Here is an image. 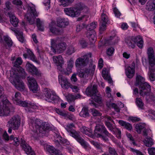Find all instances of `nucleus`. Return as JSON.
Segmentation results:
<instances>
[{"instance_id":"f257e3e1","label":"nucleus","mask_w":155,"mask_h":155,"mask_svg":"<svg viewBox=\"0 0 155 155\" xmlns=\"http://www.w3.org/2000/svg\"><path fill=\"white\" fill-rule=\"evenodd\" d=\"M30 127L32 130L38 134L41 133L45 134V131L49 128L47 124L42 123L41 120L38 119L35 121L31 120Z\"/></svg>"},{"instance_id":"f03ea898","label":"nucleus","mask_w":155,"mask_h":155,"mask_svg":"<svg viewBox=\"0 0 155 155\" xmlns=\"http://www.w3.org/2000/svg\"><path fill=\"white\" fill-rule=\"evenodd\" d=\"M136 86H139L141 89L140 91V95L143 96L147 95L151 90V86L148 83L144 82V79L140 75L136 77V82L135 84Z\"/></svg>"},{"instance_id":"7ed1b4c3","label":"nucleus","mask_w":155,"mask_h":155,"mask_svg":"<svg viewBox=\"0 0 155 155\" xmlns=\"http://www.w3.org/2000/svg\"><path fill=\"white\" fill-rule=\"evenodd\" d=\"M74 127V124L71 123L67 124L65 129L70 133L71 136L75 139L84 148H86L87 147L86 142L80 136V132L76 131L73 128Z\"/></svg>"},{"instance_id":"20e7f679","label":"nucleus","mask_w":155,"mask_h":155,"mask_svg":"<svg viewBox=\"0 0 155 155\" xmlns=\"http://www.w3.org/2000/svg\"><path fill=\"white\" fill-rule=\"evenodd\" d=\"M13 74L12 75V74H11L10 78L11 82L18 90L20 91L24 90L25 88V85L23 82L19 80V76L21 77L20 74H18L16 71L13 73Z\"/></svg>"},{"instance_id":"39448f33","label":"nucleus","mask_w":155,"mask_h":155,"mask_svg":"<svg viewBox=\"0 0 155 155\" xmlns=\"http://www.w3.org/2000/svg\"><path fill=\"white\" fill-rule=\"evenodd\" d=\"M98 92L97 85L94 84L92 87V85L88 86L86 89L85 93L87 96L91 97L94 101L99 102L101 101V98L99 96L97 95Z\"/></svg>"},{"instance_id":"423d86ee","label":"nucleus","mask_w":155,"mask_h":155,"mask_svg":"<svg viewBox=\"0 0 155 155\" xmlns=\"http://www.w3.org/2000/svg\"><path fill=\"white\" fill-rule=\"evenodd\" d=\"M14 108L8 100H5L2 105H0V116H7L14 111Z\"/></svg>"},{"instance_id":"0eeeda50","label":"nucleus","mask_w":155,"mask_h":155,"mask_svg":"<svg viewBox=\"0 0 155 155\" xmlns=\"http://www.w3.org/2000/svg\"><path fill=\"white\" fill-rule=\"evenodd\" d=\"M38 15L34 7L28 6L27 12L25 15V18L29 23L32 25L35 23L36 17Z\"/></svg>"},{"instance_id":"6e6552de","label":"nucleus","mask_w":155,"mask_h":155,"mask_svg":"<svg viewBox=\"0 0 155 155\" xmlns=\"http://www.w3.org/2000/svg\"><path fill=\"white\" fill-rule=\"evenodd\" d=\"M58 80L61 86L63 88L68 89L70 87L72 89L73 92H78V88L77 87L71 84L66 78L60 75L58 76Z\"/></svg>"},{"instance_id":"1a4fd4ad","label":"nucleus","mask_w":155,"mask_h":155,"mask_svg":"<svg viewBox=\"0 0 155 155\" xmlns=\"http://www.w3.org/2000/svg\"><path fill=\"white\" fill-rule=\"evenodd\" d=\"M91 55L92 54L90 52L77 59L75 61L76 67L81 68L86 66L88 64L90 59H91Z\"/></svg>"},{"instance_id":"9d476101","label":"nucleus","mask_w":155,"mask_h":155,"mask_svg":"<svg viewBox=\"0 0 155 155\" xmlns=\"http://www.w3.org/2000/svg\"><path fill=\"white\" fill-rule=\"evenodd\" d=\"M148 59L150 66L148 74L150 80L154 81L155 79V68L153 67L155 65V58L154 56L148 57Z\"/></svg>"},{"instance_id":"9b49d317","label":"nucleus","mask_w":155,"mask_h":155,"mask_svg":"<svg viewBox=\"0 0 155 155\" xmlns=\"http://www.w3.org/2000/svg\"><path fill=\"white\" fill-rule=\"evenodd\" d=\"M104 134L106 136L109 137L110 134L108 132L105 126L103 125L97 124L95 127V129L94 131V137L98 136L99 134Z\"/></svg>"},{"instance_id":"f8f14e48","label":"nucleus","mask_w":155,"mask_h":155,"mask_svg":"<svg viewBox=\"0 0 155 155\" xmlns=\"http://www.w3.org/2000/svg\"><path fill=\"white\" fill-rule=\"evenodd\" d=\"M44 94L46 101L49 102L53 101L54 103L58 101V97L54 93H53L47 89H45Z\"/></svg>"},{"instance_id":"ddd939ff","label":"nucleus","mask_w":155,"mask_h":155,"mask_svg":"<svg viewBox=\"0 0 155 155\" xmlns=\"http://www.w3.org/2000/svg\"><path fill=\"white\" fill-rule=\"evenodd\" d=\"M26 70L33 76H35L38 78L41 77L42 74L40 71L32 64L28 62L25 66Z\"/></svg>"},{"instance_id":"4468645a","label":"nucleus","mask_w":155,"mask_h":155,"mask_svg":"<svg viewBox=\"0 0 155 155\" xmlns=\"http://www.w3.org/2000/svg\"><path fill=\"white\" fill-rule=\"evenodd\" d=\"M9 127H11L12 129L17 130L20 124V120L18 115H15L10 119L8 122Z\"/></svg>"},{"instance_id":"2eb2a0df","label":"nucleus","mask_w":155,"mask_h":155,"mask_svg":"<svg viewBox=\"0 0 155 155\" xmlns=\"http://www.w3.org/2000/svg\"><path fill=\"white\" fill-rule=\"evenodd\" d=\"M22 63V60L21 58H18L14 63V66L17 68V70L18 72V74H20V76L22 78H25L26 75V74L25 71V70L19 65L21 64Z\"/></svg>"},{"instance_id":"dca6fc26","label":"nucleus","mask_w":155,"mask_h":155,"mask_svg":"<svg viewBox=\"0 0 155 155\" xmlns=\"http://www.w3.org/2000/svg\"><path fill=\"white\" fill-rule=\"evenodd\" d=\"M27 79L29 85V89L34 93H36L38 91L37 84L35 79L33 77H28Z\"/></svg>"},{"instance_id":"f3484780","label":"nucleus","mask_w":155,"mask_h":155,"mask_svg":"<svg viewBox=\"0 0 155 155\" xmlns=\"http://www.w3.org/2000/svg\"><path fill=\"white\" fill-rule=\"evenodd\" d=\"M20 145L28 155H35L34 151L32 150L30 147L22 138L21 139Z\"/></svg>"},{"instance_id":"a211bd4d","label":"nucleus","mask_w":155,"mask_h":155,"mask_svg":"<svg viewBox=\"0 0 155 155\" xmlns=\"http://www.w3.org/2000/svg\"><path fill=\"white\" fill-rule=\"evenodd\" d=\"M21 99V94L19 92H16L15 96L12 97V100L14 104L23 107H25L27 105L26 102L25 101H22Z\"/></svg>"},{"instance_id":"6ab92c4d","label":"nucleus","mask_w":155,"mask_h":155,"mask_svg":"<svg viewBox=\"0 0 155 155\" xmlns=\"http://www.w3.org/2000/svg\"><path fill=\"white\" fill-rule=\"evenodd\" d=\"M64 10L66 15L72 17H76L79 15V11L75 8H65Z\"/></svg>"},{"instance_id":"aec40b11","label":"nucleus","mask_w":155,"mask_h":155,"mask_svg":"<svg viewBox=\"0 0 155 155\" xmlns=\"http://www.w3.org/2000/svg\"><path fill=\"white\" fill-rule=\"evenodd\" d=\"M135 64L134 62L132 63L131 67L128 66L126 69V74L128 78H132L134 75L135 72Z\"/></svg>"},{"instance_id":"412c9836","label":"nucleus","mask_w":155,"mask_h":155,"mask_svg":"<svg viewBox=\"0 0 155 155\" xmlns=\"http://www.w3.org/2000/svg\"><path fill=\"white\" fill-rule=\"evenodd\" d=\"M89 68H85V72L86 73L91 75H93L95 68L96 66L95 65H93L92 60L91 59L89 60Z\"/></svg>"},{"instance_id":"4be33fe9","label":"nucleus","mask_w":155,"mask_h":155,"mask_svg":"<svg viewBox=\"0 0 155 155\" xmlns=\"http://www.w3.org/2000/svg\"><path fill=\"white\" fill-rule=\"evenodd\" d=\"M66 45L65 43H59L56 46L55 52L60 53H62L66 49Z\"/></svg>"},{"instance_id":"5701e85b","label":"nucleus","mask_w":155,"mask_h":155,"mask_svg":"<svg viewBox=\"0 0 155 155\" xmlns=\"http://www.w3.org/2000/svg\"><path fill=\"white\" fill-rule=\"evenodd\" d=\"M87 36L88 37L90 41L92 43H94L95 42L96 40V33L94 31H87Z\"/></svg>"},{"instance_id":"b1692460","label":"nucleus","mask_w":155,"mask_h":155,"mask_svg":"<svg viewBox=\"0 0 155 155\" xmlns=\"http://www.w3.org/2000/svg\"><path fill=\"white\" fill-rule=\"evenodd\" d=\"M8 15L10 18L11 23L14 27L17 26L19 22L18 19L16 18L15 15L9 13H8Z\"/></svg>"},{"instance_id":"393cba45","label":"nucleus","mask_w":155,"mask_h":155,"mask_svg":"<svg viewBox=\"0 0 155 155\" xmlns=\"http://www.w3.org/2000/svg\"><path fill=\"white\" fill-rule=\"evenodd\" d=\"M57 26L60 28H64L69 24L68 21L65 19L60 18L57 19Z\"/></svg>"},{"instance_id":"a878e982","label":"nucleus","mask_w":155,"mask_h":155,"mask_svg":"<svg viewBox=\"0 0 155 155\" xmlns=\"http://www.w3.org/2000/svg\"><path fill=\"white\" fill-rule=\"evenodd\" d=\"M53 60L54 62L57 65L63 64V59L61 55L53 56Z\"/></svg>"},{"instance_id":"bb28decb","label":"nucleus","mask_w":155,"mask_h":155,"mask_svg":"<svg viewBox=\"0 0 155 155\" xmlns=\"http://www.w3.org/2000/svg\"><path fill=\"white\" fill-rule=\"evenodd\" d=\"M134 44L137 43V46L139 48H142L143 47V41L140 36H138L136 37H134Z\"/></svg>"},{"instance_id":"cd10ccee","label":"nucleus","mask_w":155,"mask_h":155,"mask_svg":"<svg viewBox=\"0 0 155 155\" xmlns=\"http://www.w3.org/2000/svg\"><path fill=\"white\" fill-rule=\"evenodd\" d=\"M125 42L129 47L132 48L135 47L134 42V37H128L125 39Z\"/></svg>"},{"instance_id":"c85d7f7f","label":"nucleus","mask_w":155,"mask_h":155,"mask_svg":"<svg viewBox=\"0 0 155 155\" xmlns=\"http://www.w3.org/2000/svg\"><path fill=\"white\" fill-rule=\"evenodd\" d=\"M27 105L25 107H26V110H27L28 112H33L34 111V110L38 109V106L35 105L33 104H29L26 102Z\"/></svg>"},{"instance_id":"c756f323","label":"nucleus","mask_w":155,"mask_h":155,"mask_svg":"<svg viewBox=\"0 0 155 155\" xmlns=\"http://www.w3.org/2000/svg\"><path fill=\"white\" fill-rule=\"evenodd\" d=\"M81 132L84 134L87 135L88 136L93 137L94 134H92V131L91 130H88L85 127H83L81 128Z\"/></svg>"},{"instance_id":"7c9ffc66","label":"nucleus","mask_w":155,"mask_h":155,"mask_svg":"<svg viewBox=\"0 0 155 155\" xmlns=\"http://www.w3.org/2000/svg\"><path fill=\"white\" fill-rule=\"evenodd\" d=\"M102 76L104 79L107 81L109 83H111L112 82V80L111 77L109 75L108 72L106 71V69H104L102 70Z\"/></svg>"},{"instance_id":"2f4dec72","label":"nucleus","mask_w":155,"mask_h":155,"mask_svg":"<svg viewBox=\"0 0 155 155\" xmlns=\"http://www.w3.org/2000/svg\"><path fill=\"white\" fill-rule=\"evenodd\" d=\"M136 131L138 134H140L141 131L145 128V124L143 123H139L136 124L135 126Z\"/></svg>"},{"instance_id":"473e14b6","label":"nucleus","mask_w":155,"mask_h":155,"mask_svg":"<svg viewBox=\"0 0 155 155\" xmlns=\"http://www.w3.org/2000/svg\"><path fill=\"white\" fill-rule=\"evenodd\" d=\"M119 124L121 126H124V127L128 130H131L132 129V127L130 124L127 123L122 120L119 121Z\"/></svg>"},{"instance_id":"72a5a7b5","label":"nucleus","mask_w":155,"mask_h":155,"mask_svg":"<svg viewBox=\"0 0 155 155\" xmlns=\"http://www.w3.org/2000/svg\"><path fill=\"white\" fill-rule=\"evenodd\" d=\"M80 115L83 117H89V114L88 112V108L87 107H83L79 114Z\"/></svg>"},{"instance_id":"f704fd0d","label":"nucleus","mask_w":155,"mask_h":155,"mask_svg":"<svg viewBox=\"0 0 155 155\" xmlns=\"http://www.w3.org/2000/svg\"><path fill=\"white\" fill-rule=\"evenodd\" d=\"M144 145L147 147H150L153 144L152 139L150 137L149 138H147L144 141Z\"/></svg>"},{"instance_id":"c9c22d12","label":"nucleus","mask_w":155,"mask_h":155,"mask_svg":"<svg viewBox=\"0 0 155 155\" xmlns=\"http://www.w3.org/2000/svg\"><path fill=\"white\" fill-rule=\"evenodd\" d=\"M97 25L94 22H92L91 23L88 25L86 27V28L87 31H94V29L96 28Z\"/></svg>"},{"instance_id":"e433bc0d","label":"nucleus","mask_w":155,"mask_h":155,"mask_svg":"<svg viewBox=\"0 0 155 155\" xmlns=\"http://www.w3.org/2000/svg\"><path fill=\"white\" fill-rule=\"evenodd\" d=\"M152 2L150 0L147 2L146 7V9L149 11L154 10L155 9V6Z\"/></svg>"},{"instance_id":"4c0bfd02","label":"nucleus","mask_w":155,"mask_h":155,"mask_svg":"<svg viewBox=\"0 0 155 155\" xmlns=\"http://www.w3.org/2000/svg\"><path fill=\"white\" fill-rule=\"evenodd\" d=\"M36 23L38 29L41 31H43L44 28L43 22L40 21L39 18H37Z\"/></svg>"},{"instance_id":"58836bf2","label":"nucleus","mask_w":155,"mask_h":155,"mask_svg":"<svg viewBox=\"0 0 155 155\" xmlns=\"http://www.w3.org/2000/svg\"><path fill=\"white\" fill-rule=\"evenodd\" d=\"M136 104L139 108L141 109L143 108L144 104L140 98H136Z\"/></svg>"},{"instance_id":"ea45409f","label":"nucleus","mask_w":155,"mask_h":155,"mask_svg":"<svg viewBox=\"0 0 155 155\" xmlns=\"http://www.w3.org/2000/svg\"><path fill=\"white\" fill-rule=\"evenodd\" d=\"M74 0H59L61 5L64 7L67 6L71 4Z\"/></svg>"},{"instance_id":"a19ab883","label":"nucleus","mask_w":155,"mask_h":155,"mask_svg":"<svg viewBox=\"0 0 155 155\" xmlns=\"http://www.w3.org/2000/svg\"><path fill=\"white\" fill-rule=\"evenodd\" d=\"M75 8L77 9V11H79V15L80 14V11L87 9V7L85 5L81 3H78L76 7Z\"/></svg>"},{"instance_id":"79ce46f5","label":"nucleus","mask_w":155,"mask_h":155,"mask_svg":"<svg viewBox=\"0 0 155 155\" xmlns=\"http://www.w3.org/2000/svg\"><path fill=\"white\" fill-rule=\"evenodd\" d=\"M106 24L100 22L99 32L100 34H102L106 29Z\"/></svg>"},{"instance_id":"37998d69","label":"nucleus","mask_w":155,"mask_h":155,"mask_svg":"<svg viewBox=\"0 0 155 155\" xmlns=\"http://www.w3.org/2000/svg\"><path fill=\"white\" fill-rule=\"evenodd\" d=\"M91 110L92 114L94 117L100 116L102 115L101 113L98 110L94 108H92Z\"/></svg>"},{"instance_id":"c03bdc74","label":"nucleus","mask_w":155,"mask_h":155,"mask_svg":"<svg viewBox=\"0 0 155 155\" xmlns=\"http://www.w3.org/2000/svg\"><path fill=\"white\" fill-rule=\"evenodd\" d=\"M67 140L66 139L63 138L62 137V139H59V141L57 140L55 141L56 144L58 147H59V145L60 144H64L65 143L67 142Z\"/></svg>"},{"instance_id":"a18cd8bd","label":"nucleus","mask_w":155,"mask_h":155,"mask_svg":"<svg viewBox=\"0 0 155 155\" xmlns=\"http://www.w3.org/2000/svg\"><path fill=\"white\" fill-rule=\"evenodd\" d=\"M108 21L107 16L104 13L101 15V19L100 23L107 24Z\"/></svg>"},{"instance_id":"49530a36","label":"nucleus","mask_w":155,"mask_h":155,"mask_svg":"<svg viewBox=\"0 0 155 155\" xmlns=\"http://www.w3.org/2000/svg\"><path fill=\"white\" fill-rule=\"evenodd\" d=\"M75 50L74 48L72 46H70L69 47L66 51V53L68 55H71L74 53Z\"/></svg>"},{"instance_id":"de8ad7c7","label":"nucleus","mask_w":155,"mask_h":155,"mask_svg":"<svg viewBox=\"0 0 155 155\" xmlns=\"http://www.w3.org/2000/svg\"><path fill=\"white\" fill-rule=\"evenodd\" d=\"M88 74L86 73L85 69L83 71H80L78 73V76L81 78H86L88 77Z\"/></svg>"},{"instance_id":"09e8293b","label":"nucleus","mask_w":155,"mask_h":155,"mask_svg":"<svg viewBox=\"0 0 155 155\" xmlns=\"http://www.w3.org/2000/svg\"><path fill=\"white\" fill-rule=\"evenodd\" d=\"M151 91H150L149 93L147 95H145L144 96L146 95V99L147 102H149V100L148 99V96H149V97L150 98V99L152 101H155V96L154 95L152 94H150V92Z\"/></svg>"},{"instance_id":"8fccbe9b","label":"nucleus","mask_w":155,"mask_h":155,"mask_svg":"<svg viewBox=\"0 0 155 155\" xmlns=\"http://www.w3.org/2000/svg\"><path fill=\"white\" fill-rule=\"evenodd\" d=\"M46 148L47 150L52 155V154H54L56 150L54 147L48 145L46 146Z\"/></svg>"},{"instance_id":"3c124183","label":"nucleus","mask_w":155,"mask_h":155,"mask_svg":"<svg viewBox=\"0 0 155 155\" xmlns=\"http://www.w3.org/2000/svg\"><path fill=\"white\" fill-rule=\"evenodd\" d=\"M73 61L71 60H70L68 62V66L67 68H66V70L67 71H72V68H73Z\"/></svg>"},{"instance_id":"603ef678","label":"nucleus","mask_w":155,"mask_h":155,"mask_svg":"<svg viewBox=\"0 0 155 155\" xmlns=\"http://www.w3.org/2000/svg\"><path fill=\"white\" fill-rule=\"evenodd\" d=\"M17 38L19 41L21 42H23L24 39L23 36V32H19L17 35H16Z\"/></svg>"},{"instance_id":"864d4df0","label":"nucleus","mask_w":155,"mask_h":155,"mask_svg":"<svg viewBox=\"0 0 155 155\" xmlns=\"http://www.w3.org/2000/svg\"><path fill=\"white\" fill-rule=\"evenodd\" d=\"M105 124L107 127L111 131H113L114 128L113 127V125L110 123L108 121H105Z\"/></svg>"},{"instance_id":"5fc2aeb1","label":"nucleus","mask_w":155,"mask_h":155,"mask_svg":"<svg viewBox=\"0 0 155 155\" xmlns=\"http://www.w3.org/2000/svg\"><path fill=\"white\" fill-rule=\"evenodd\" d=\"M4 40L9 47L11 46L12 45V42L9 37H5Z\"/></svg>"},{"instance_id":"6e6d98bb","label":"nucleus","mask_w":155,"mask_h":155,"mask_svg":"<svg viewBox=\"0 0 155 155\" xmlns=\"http://www.w3.org/2000/svg\"><path fill=\"white\" fill-rule=\"evenodd\" d=\"M108 152L110 155H118L114 148L109 147L108 148Z\"/></svg>"},{"instance_id":"4d7b16f0","label":"nucleus","mask_w":155,"mask_h":155,"mask_svg":"<svg viewBox=\"0 0 155 155\" xmlns=\"http://www.w3.org/2000/svg\"><path fill=\"white\" fill-rule=\"evenodd\" d=\"M147 54L148 57L154 56V51L152 48H149L147 50Z\"/></svg>"},{"instance_id":"13d9d810","label":"nucleus","mask_w":155,"mask_h":155,"mask_svg":"<svg viewBox=\"0 0 155 155\" xmlns=\"http://www.w3.org/2000/svg\"><path fill=\"white\" fill-rule=\"evenodd\" d=\"M114 48L112 47L108 48L107 50V54L109 56H111L114 53Z\"/></svg>"},{"instance_id":"bf43d9fd","label":"nucleus","mask_w":155,"mask_h":155,"mask_svg":"<svg viewBox=\"0 0 155 155\" xmlns=\"http://www.w3.org/2000/svg\"><path fill=\"white\" fill-rule=\"evenodd\" d=\"M55 45V41L54 39H51V50L53 52L55 53V49L54 47Z\"/></svg>"},{"instance_id":"052dcab7","label":"nucleus","mask_w":155,"mask_h":155,"mask_svg":"<svg viewBox=\"0 0 155 155\" xmlns=\"http://www.w3.org/2000/svg\"><path fill=\"white\" fill-rule=\"evenodd\" d=\"M147 150L150 155H155V147L149 148Z\"/></svg>"},{"instance_id":"680f3d73","label":"nucleus","mask_w":155,"mask_h":155,"mask_svg":"<svg viewBox=\"0 0 155 155\" xmlns=\"http://www.w3.org/2000/svg\"><path fill=\"white\" fill-rule=\"evenodd\" d=\"M129 119L133 122H135L141 121V119L140 118L134 117H129Z\"/></svg>"},{"instance_id":"e2e57ef3","label":"nucleus","mask_w":155,"mask_h":155,"mask_svg":"<svg viewBox=\"0 0 155 155\" xmlns=\"http://www.w3.org/2000/svg\"><path fill=\"white\" fill-rule=\"evenodd\" d=\"M113 131L116 133L117 136L118 138L120 139L121 138V131L118 128H116L115 129H114Z\"/></svg>"},{"instance_id":"0e129e2a","label":"nucleus","mask_w":155,"mask_h":155,"mask_svg":"<svg viewBox=\"0 0 155 155\" xmlns=\"http://www.w3.org/2000/svg\"><path fill=\"white\" fill-rule=\"evenodd\" d=\"M12 3L14 5H21L22 2L21 0H11Z\"/></svg>"},{"instance_id":"69168bd1","label":"nucleus","mask_w":155,"mask_h":155,"mask_svg":"<svg viewBox=\"0 0 155 155\" xmlns=\"http://www.w3.org/2000/svg\"><path fill=\"white\" fill-rule=\"evenodd\" d=\"M67 98L68 102H71L75 100L74 96L71 94H69L67 96Z\"/></svg>"},{"instance_id":"338daca9","label":"nucleus","mask_w":155,"mask_h":155,"mask_svg":"<svg viewBox=\"0 0 155 155\" xmlns=\"http://www.w3.org/2000/svg\"><path fill=\"white\" fill-rule=\"evenodd\" d=\"M55 110L56 113L59 114H60L63 117H66V114L65 113L61 110H60L59 109H56Z\"/></svg>"},{"instance_id":"774afa93","label":"nucleus","mask_w":155,"mask_h":155,"mask_svg":"<svg viewBox=\"0 0 155 155\" xmlns=\"http://www.w3.org/2000/svg\"><path fill=\"white\" fill-rule=\"evenodd\" d=\"M13 141V144L16 146L18 145L19 144H20V143L19 142V139L18 137H15V138H14Z\"/></svg>"}]
</instances>
